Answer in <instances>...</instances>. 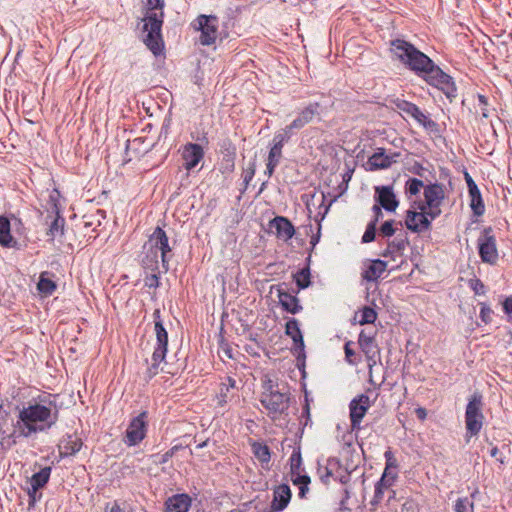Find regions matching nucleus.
Segmentation results:
<instances>
[{
    "mask_svg": "<svg viewBox=\"0 0 512 512\" xmlns=\"http://www.w3.org/2000/svg\"><path fill=\"white\" fill-rule=\"evenodd\" d=\"M391 52L410 70L421 75L431 85L443 88L450 83V77L424 53L407 41L397 39L391 44Z\"/></svg>",
    "mask_w": 512,
    "mask_h": 512,
    "instance_id": "nucleus-1",
    "label": "nucleus"
},
{
    "mask_svg": "<svg viewBox=\"0 0 512 512\" xmlns=\"http://www.w3.org/2000/svg\"><path fill=\"white\" fill-rule=\"evenodd\" d=\"M57 420V410L51 402L29 403L18 414V432L30 437L51 428Z\"/></svg>",
    "mask_w": 512,
    "mask_h": 512,
    "instance_id": "nucleus-2",
    "label": "nucleus"
},
{
    "mask_svg": "<svg viewBox=\"0 0 512 512\" xmlns=\"http://www.w3.org/2000/svg\"><path fill=\"white\" fill-rule=\"evenodd\" d=\"M163 0H143V41L148 49L159 55L164 49L161 28L164 18Z\"/></svg>",
    "mask_w": 512,
    "mask_h": 512,
    "instance_id": "nucleus-3",
    "label": "nucleus"
},
{
    "mask_svg": "<svg viewBox=\"0 0 512 512\" xmlns=\"http://www.w3.org/2000/svg\"><path fill=\"white\" fill-rule=\"evenodd\" d=\"M262 393L260 402L272 419L280 418L289 408L290 397L284 385L276 378L266 374L262 378Z\"/></svg>",
    "mask_w": 512,
    "mask_h": 512,
    "instance_id": "nucleus-4",
    "label": "nucleus"
},
{
    "mask_svg": "<svg viewBox=\"0 0 512 512\" xmlns=\"http://www.w3.org/2000/svg\"><path fill=\"white\" fill-rule=\"evenodd\" d=\"M171 251L168 237L164 230L157 227L144 245L143 264L151 271L159 270L161 261L164 271L168 270L167 254Z\"/></svg>",
    "mask_w": 512,
    "mask_h": 512,
    "instance_id": "nucleus-5",
    "label": "nucleus"
},
{
    "mask_svg": "<svg viewBox=\"0 0 512 512\" xmlns=\"http://www.w3.org/2000/svg\"><path fill=\"white\" fill-rule=\"evenodd\" d=\"M153 316L155 320L154 330L157 346L155 347V350L152 354L151 364L148 367L150 376H154L159 372L160 364L165 359L168 345V333L162 325V321L160 319V311L155 310Z\"/></svg>",
    "mask_w": 512,
    "mask_h": 512,
    "instance_id": "nucleus-6",
    "label": "nucleus"
},
{
    "mask_svg": "<svg viewBox=\"0 0 512 512\" xmlns=\"http://www.w3.org/2000/svg\"><path fill=\"white\" fill-rule=\"evenodd\" d=\"M482 406V397L479 394H474L467 404L465 423L467 433L470 436L477 435L483 426L484 415L482 413Z\"/></svg>",
    "mask_w": 512,
    "mask_h": 512,
    "instance_id": "nucleus-7",
    "label": "nucleus"
},
{
    "mask_svg": "<svg viewBox=\"0 0 512 512\" xmlns=\"http://www.w3.org/2000/svg\"><path fill=\"white\" fill-rule=\"evenodd\" d=\"M196 28L201 32L199 40L202 45H212L219 37V24L215 16H198L196 19Z\"/></svg>",
    "mask_w": 512,
    "mask_h": 512,
    "instance_id": "nucleus-8",
    "label": "nucleus"
},
{
    "mask_svg": "<svg viewBox=\"0 0 512 512\" xmlns=\"http://www.w3.org/2000/svg\"><path fill=\"white\" fill-rule=\"evenodd\" d=\"M425 202L419 204L426 209V213L431 219L437 218L441 214V204L444 199V190L439 184H431L424 189Z\"/></svg>",
    "mask_w": 512,
    "mask_h": 512,
    "instance_id": "nucleus-9",
    "label": "nucleus"
},
{
    "mask_svg": "<svg viewBox=\"0 0 512 512\" xmlns=\"http://www.w3.org/2000/svg\"><path fill=\"white\" fill-rule=\"evenodd\" d=\"M479 255L483 262L488 264H496L498 260V250L496 246V239L491 234V229H485L482 235L478 238Z\"/></svg>",
    "mask_w": 512,
    "mask_h": 512,
    "instance_id": "nucleus-10",
    "label": "nucleus"
},
{
    "mask_svg": "<svg viewBox=\"0 0 512 512\" xmlns=\"http://www.w3.org/2000/svg\"><path fill=\"white\" fill-rule=\"evenodd\" d=\"M359 346L362 352L365 354L368 362V372H369V382L371 384H375L373 377V367L376 364V356L378 354V349L374 341V337L372 335L366 334L365 331H361L359 334Z\"/></svg>",
    "mask_w": 512,
    "mask_h": 512,
    "instance_id": "nucleus-11",
    "label": "nucleus"
},
{
    "mask_svg": "<svg viewBox=\"0 0 512 512\" xmlns=\"http://www.w3.org/2000/svg\"><path fill=\"white\" fill-rule=\"evenodd\" d=\"M420 211L409 210L405 219L407 228L413 232H422L430 227L433 219L426 213V209L418 205Z\"/></svg>",
    "mask_w": 512,
    "mask_h": 512,
    "instance_id": "nucleus-12",
    "label": "nucleus"
},
{
    "mask_svg": "<svg viewBox=\"0 0 512 512\" xmlns=\"http://www.w3.org/2000/svg\"><path fill=\"white\" fill-rule=\"evenodd\" d=\"M24 434L18 432V421L0 420V446L9 449L14 446Z\"/></svg>",
    "mask_w": 512,
    "mask_h": 512,
    "instance_id": "nucleus-13",
    "label": "nucleus"
},
{
    "mask_svg": "<svg viewBox=\"0 0 512 512\" xmlns=\"http://www.w3.org/2000/svg\"><path fill=\"white\" fill-rule=\"evenodd\" d=\"M371 406L370 399L367 395H360L353 399L350 403V419L353 429L359 428L361 421Z\"/></svg>",
    "mask_w": 512,
    "mask_h": 512,
    "instance_id": "nucleus-14",
    "label": "nucleus"
},
{
    "mask_svg": "<svg viewBox=\"0 0 512 512\" xmlns=\"http://www.w3.org/2000/svg\"><path fill=\"white\" fill-rule=\"evenodd\" d=\"M51 468L44 467L39 472L33 474L29 479V487L27 493L29 495V505L32 506L40 498L37 494L38 490L45 486L50 478Z\"/></svg>",
    "mask_w": 512,
    "mask_h": 512,
    "instance_id": "nucleus-15",
    "label": "nucleus"
},
{
    "mask_svg": "<svg viewBox=\"0 0 512 512\" xmlns=\"http://www.w3.org/2000/svg\"><path fill=\"white\" fill-rule=\"evenodd\" d=\"M145 413L135 417L129 424L126 431V442L134 446L142 441L146 434Z\"/></svg>",
    "mask_w": 512,
    "mask_h": 512,
    "instance_id": "nucleus-16",
    "label": "nucleus"
},
{
    "mask_svg": "<svg viewBox=\"0 0 512 512\" xmlns=\"http://www.w3.org/2000/svg\"><path fill=\"white\" fill-rule=\"evenodd\" d=\"M204 157V151L199 144L188 143L182 148L183 165L186 170L196 167Z\"/></svg>",
    "mask_w": 512,
    "mask_h": 512,
    "instance_id": "nucleus-17",
    "label": "nucleus"
},
{
    "mask_svg": "<svg viewBox=\"0 0 512 512\" xmlns=\"http://www.w3.org/2000/svg\"><path fill=\"white\" fill-rule=\"evenodd\" d=\"M375 192L377 194V202L383 207L385 210L389 212H393L398 207V201L393 192L392 187L390 186H377L375 188Z\"/></svg>",
    "mask_w": 512,
    "mask_h": 512,
    "instance_id": "nucleus-18",
    "label": "nucleus"
},
{
    "mask_svg": "<svg viewBox=\"0 0 512 512\" xmlns=\"http://www.w3.org/2000/svg\"><path fill=\"white\" fill-rule=\"evenodd\" d=\"M397 108L402 111L403 113L411 116L414 118L419 124L423 125L424 127H431L434 126L435 123L431 121L415 104L407 102V101H400L397 103Z\"/></svg>",
    "mask_w": 512,
    "mask_h": 512,
    "instance_id": "nucleus-19",
    "label": "nucleus"
},
{
    "mask_svg": "<svg viewBox=\"0 0 512 512\" xmlns=\"http://www.w3.org/2000/svg\"><path fill=\"white\" fill-rule=\"evenodd\" d=\"M291 490L288 485L282 484L274 490L271 511L278 512L284 510L291 500Z\"/></svg>",
    "mask_w": 512,
    "mask_h": 512,
    "instance_id": "nucleus-20",
    "label": "nucleus"
},
{
    "mask_svg": "<svg viewBox=\"0 0 512 512\" xmlns=\"http://www.w3.org/2000/svg\"><path fill=\"white\" fill-rule=\"evenodd\" d=\"M270 228L275 229L277 237L284 241L291 239L295 233L292 223L281 216L270 221Z\"/></svg>",
    "mask_w": 512,
    "mask_h": 512,
    "instance_id": "nucleus-21",
    "label": "nucleus"
},
{
    "mask_svg": "<svg viewBox=\"0 0 512 512\" xmlns=\"http://www.w3.org/2000/svg\"><path fill=\"white\" fill-rule=\"evenodd\" d=\"M192 499L187 494H176L165 502L167 512H188Z\"/></svg>",
    "mask_w": 512,
    "mask_h": 512,
    "instance_id": "nucleus-22",
    "label": "nucleus"
},
{
    "mask_svg": "<svg viewBox=\"0 0 512 512\" xmlns=\"http://www.w3.org/2000/svg\"><path fill=\"white\" fill-rule=\"evenodd\" d=\"M319 115V104L311 103L302 109L298 116L292 121L296 129H302L305 125L309 124L316 116Z\"/></svg>",
    "mask_w": 512,
    "mask_h": 512,
    "instance_id": "nucleus-23",
    "label": "nucleus"
},
{
    "mask_svg": "<svg viewBox=\"0 0 512 512\" xmlns=\"http://www.w3.org/2000/svg\"><path fill=\"white\" fill-rule=\"evenodd\" d=\"M395 160L393 156L385 154L383 149H378L367 161L368 170L374 171L378 169L388 168Z\"/></svg>",
    "mask_w": 512,
    "mask_h": 512,
    "instance_id": "nucleus-24",
    "label": "nucleus"
},
{
    "mask_svg": "<svg viewBox=\"0 0 512 512\" xmlns=\"http://www.w3.org/2000/svg\"><path fill=\"white\" fill-rule=\"evenodd\" d=\"M0 245L6 248H17L18 242L11 235V224L8 218L0 216Z\"/></svg>",
    "mask_w": 512,
    "mask_h": 512,
    "instance_id": "nucleus-25",
    "label": "nucleus"
},
{
    "mask_svg": "<svg viewBox=\"0 0 512 512\" xmlns=\"http://www.w3.org/2000/svg\"><path fill=\"white\" fill-rule=\"evenodd\" d=\"M387 263L382 260H373L362 273V277L367 281H376L386 271Z\"/></svg>",
    "mask_w": 512,
    "mask_h": 512,
    "instance_id": "nucleus-26",
    "label": "nucleus"
},
{
    "mask_svg": "<svg viewBox=\"0 0 512 512\" xmlns=\"http://www.w3.org/2000/svg\"><path fill=\"white\" fill-rule=\"evenodd\" d=\"M282 147L283 145L276 143V141H273V146L271 147L268 154L267 167L265 171V174L268 177L272 176L276 166L280 161V158L282 156Z\"/></svg>",
    "mask_w": 512,
    "mask_h": 512,
    "instance_id": "nucleus-27",
    "label": "nucleus"
},
{
    "mask_svg": "<svg viewBox=\"0 0 512 512\" xmlns=\"http://www.w3.org/2000/svg\"><path fill=\"white\" fill-rule=\"evenodd\" d=\"M278 297H279V301H280L282 307L287 312L296 314L301 310V306L299 305L298 299L295 296H293L287 292L279 291Z\"/></svg>",
    "mask_w": 512,
    "mask_h": 512,
    "instance_id": "nucleus-28",
    "label": "nucleus"
},
{
    "mask_svg": "<svg viewBox=\"0 0 512 512\" xmlns=\"http://www.w3.org/2000/svg\"><path fill=\"white\" fill-rule=\"evenodd\" d=\"M252 452L263 468H268L271 454L267 445L255 442L252 444Z\"/></svg>",
    "mask_w": 512,
    "mask_h": 512,
    "instance_id": "nucleus-29",
    "label": "nucleus"
},
{
    "mask_svg": "<svg viewBox=\"0 0 512 512\" xmlns=\"http://www.w3.org/2000/svg\"><path fill=\"white\" fill-rule=\"evenodd\" d=\"M290 474L291 481L293 482L297 476H308L304 473V469L302 468V457L299 450H294L290 456Z\"/></svg>",
    "mask_w": 512,
    "mask_h": 512,
    "instance_id": "nucleus-30",
    "label": "nucleus"
},
{
    "mask_svg": "<svg viewBox=\"0 0 512 512\" xmlns=\"http://www.w3.org/2000/svg\"><path fill=\"white\" fill-rule=\"evenodd\" d=\"M469 196L471 209L473 210L475 215L481 216L485 211V206L479 189L472 188V191H469Z\"/></svg>",
    "mask_w": 512,
    "mask_h": 512,
    "instance_id": "nucleus-31",
    "label": "nucleus"
},
{
    "mask_svg": "<svg viewBox=\"0 0 512 512\" xmlns=\"http://www.w3.org/2000/svg\"><path fill=\"white\" fill-rule=\"evenodd\" d=\"M64 222V219L59 216L58 212H56V217L51 222L49 229L47 231L49 240L53 241L56 238L61 237L63 235Z\"/></svg>",
    "mask_w": 512,
    "mask_h": 512,
    "instance_id": "nucleus-32",
    "label": "nucleus"
},
{
    "mask_svg": "<svg viewBox=\"0 0 512 512\" xmlns=\"http://www.w3.org/2000/svg\"><path fill=\"white\" fill-rule=\"evenodd\" d=\"M405 248V241L404 240H396L391 243H389L386 251L383 253L384 257L391 256L392 259L395 261L397 258H400L402 256V251Z\"/></svg>",
    "mask_w": 512,
    "mask_h": 512,
    "instance_id": "nucleus-33",
    "label": "nucleus"
},
{
    "mask_svg": "<svg viewBox=\"0 0 512 512\" xmlns=\"http://www.w3.org/2000/svg\"><path fill=\"white\" fill-rule=\"evenodd\" d=\"M296 130V127L293 126V122H291L289 125L285 126L274 135L273 141L284 145L295 134Z\"/></svg>",
    "mask_w": 512,
    "mask_h": 512,
    "instance_id": "nucleus-34",
    "label": "nucleus"
},
{
    "mask_svg": "<svg viewBox=\"0 0 512 512\" xmlns=\"http://www.w3.org/2000/svg\"><path fill=\"white\" fill-rule=\"evenodd\" d=\"M296 130V127L293 126V122H291L289 125L285 126L274 135L273 141L284 145L295 134Z\"/></svg>",
    "mask_w": 512,
    "mask_h": 512,
    "instance_id": "nucleus-35",
    "label": "nucleus"
},
{
    "mask_svg": "<svg viewBox=\"0 0 512 512\" xmlns=\"http://www.w3.org/2000/svg\"><path fill=\"white\" fill-rule=\"evenodd\" d=\"M286 334L290 336L295 343L299 342L303 346V337L298 322L295 319L286 323Z\"/></svg>",
    "mask_w": 512,
    "mask_h": 512,
    "instance_id": "nucleus-36",
    "label": "nucleus"
},
{
    "mask_svg": "<svg viewBox=\"0 0 512 512\" xmlns=\"http://www.w3.org/2000/svg\"><path fill=\"white\" fill-rule=\"evenodd\" d=\"M235 381L231 378H229V384H223L220 388V392L216 397L217 400V406L218 407H224L228 403V392L230 388H234Z\"/></svg>",
    "mask_w": 512,
    "mask_h": 512,
    "instance_id": "nucleus-37",
    "label": "nucleus"
},
{
    "mask_svg": "<svg viewBox=\"0 0 512 512\" xmlns=\"http://www.w3.org/2000/svg\"><path fill=\"white\" fill-rule=\"evenodd\" d=\"M37 288L39 292L45 295H50L56 289V285L52 280L45 277V273H42L37 284Z\"/></svg>",
    "mask_w": 512,
    "mask_h": 512,
    "instance_id": "nucleus-38",
    "label": "nucleus"
},
{
    "mask_svg": "<svg viewBox=\"0 0 512 512\" xmlns=\"http://www.w3.org/2000/svg\"><path fill=\"white\" fill-rule=\"evenodd\" d=\"M377 318V313L370 307H364L360 313L359 324H372Z\"/></svg>",
    "mask_w": 512,
    "mask_h": 512,
    "instance_id": "nucleus-39",
    "label": "nucleus"
},
{
    "mask_svg": "<svg viewBox=\"0 0 512 512\" xmlns=\"http://www.w3.org/2000/svg\"><path fill=\"white\" fill-rule=\"evenodd\" d=\"M311 479L309 476H297L296 479L292 482L294 485L299 487V496L301 498L305 497L306 493L309 491V484Z\"/></svg>",
    "mask_w": 512,
    "mask_h": 512,
    "instance_id": "nucleus-40",
    "label": "nucleus"
},
{
    "mask_svg": "<svg viewBox=\"0 0 512 512\" xmlns=\"http://www.w3.org/2000/svg\"><path fill=\"white\" fill-rule=\"evenodd\" d=\"M397 478V473L394 469L385 468L384 473L379 480L380 485H385L386 488H390Z\"/></svg>",
    "mask_w": 512,
    "mask_h": 512,
    "instance_id": "nucleus-41",
    "label": "nucleus"
},
{
    "mask_svg": "<svg viewBox=\"0 0 512 512\" xmlns=\"http://www.w3.org/2000/svg\"><path fill=\"white\" fill-rule=\"evenodd\" d=\"M473 502H471L467 497L459 498L456 503L454 510L455 512H473Z\"/></svg>",
    "mask_w": 512,
    "mask_h": 512,
    "instance_id": "nucleus-42",
    "label": "nucleus"
},
{
    "mask_svg": "<svg viewBox=\"0 0 512 512\" xmlns=\"http://www.w3.org/2000/svg\"><path fill=\"white\" fill-rule=\"evenodd\" d=\"M423 186H424L423 181L416 179V178H412V179H409L406 183V191L410 195H417L420 192V190L423 188Z\"/></svg>",
    "mask_w": 512,
    "mask_h": 512,
    "instance_id": "nucleus-43",
    "label": "nucleus"
},
{
    "mask_svg": "<svg viewBox=\"0 0 512 512\" xmlns=\"http://www.w3.org/2000/svg\"><path fill=\"white\" fill-rule=\"evenodd\" d=\"M309 271L302 270L296 275V282L300 288H306L309 286Z\"/></svg>",
    "mask_w": 512,
    "mask_h": 512,
    "instance_id": "nucleus-44",
    "label": "nucleus"
},
{
    "mask_svg": "<svg viewBox=\"0 0 512 512\" xmlns=\"http://www.w3.org/2000/svg\"><path fill=\"white\" fill-rule=\"evenodd\" d=\"M375 229H376V223L375 222H371L367 226V228H366V230H365V232L363 234V237H362V241L364 243H369V242L374 240V238H375Z\"/></svg>",
    "mask_w": 512,
    "mask_h": 512,
    "instance_id": "nucleus-45",
    "label": "nucleus"
},
{
    "mask_svg": "<svg viewBox=\"0 0 512 512\" xmlns=\"http://www.w3.org/2000/svg\"><path fill=\"white\" fill-rule=\"evenodd\" d=\"M491 315V308L487 304L482 303L480 309V318L482 319V321L488 324L491 321Z\"/></svg>",
    "mask_w": 512,
    "mask_h": 512,
    "instance_id": "nucleus-46",
    "label": "nucleus"
},
{
    "mask_svg": "<svg viewBox=\"0 0 512 512\" xmlns=\"http://www.w3.org/2000/svg\"><path fill=\"white\" fill-rule=\"evenodd\" d=\"M470 288L475 292V294L482 295L485 293V286L479 279H471Z\"/></svg>",
    "mask_w": 512,
    "mask_h": 512,
    "instance_id": "nucleus-47",
    "label": "nucleus"
},
{
    "mask_svg": "<svg viewBox=\"0 0 512 512\" xmlns=\"http://www.w3.org/2000/svg\"><path fill=\"white\" fill-rule=\"evenodd\" d=\"M351 345H352L351 341H347L345 343V346H344L345 358H346V361L349 364H355V362L353 360V357L355 355V351L351 348Z\"/></svg>",
    "mask_w": 512,
    "mask_h": 512,
    "instance_id": "nucleus-48",
    "label": "nucleus"
},
{
    "mask_svg": "<svg viewBox=\"0 0 512 512\" xmlns=\"http://www.w3.org/2000/svg\"><path fill=\"white\" fill-rule=\"evenodd\" d=\"M380 232L384 236H387V237L392 236L395 232V230L393 228V222L392 221L384 222L380 228Z\"/></svg>",
    "mask_w": 512,
    "mask_h": 512,
    "instance_id": "nucleus-49",
    "label": "nucleus"
},
{
    "mask_svg": "<svg viewBox=\"0 0 512 512\" xmlns=\"http://www.w3.org/2000/svg\"><path fill=\"white\" fill-rule=\"evenodd\" d=\"M386 458V468L395 469L396 468V459L394 458L391 451H386L384 454Z\"/></svg>",
    "mask_w": 512,
    "mask_h": 512,
    "instance_id": "nucleus-50",
    "label": "nucleus"
},
{
    "mask_svg": "<svg viewBox=\"0 0 512 512\" xmlns=\"http://www.w3.org/2000/svg\"><path fill=\"white\" fill-rule=\"evenodd\" d=\"M388 489L389 488H386L385 485H380V482H378L375 487V501H379L382 498L384 491Z\"/></svg>",
    "mask_w": 512,
    "mask_h": 512,
    "instance_id": "nucleus-51",
    "label": "nucleus"
},
{
    "mask_svg": "<svg viewBox=\"0 0 512 512\" xmlns=\"http://www.w3.org/2000/svg\"><path fill=\"white\" fill-rule=\"evenodd\" d=\"M255 174V163H252L250 167L245 171L244 181L249 183Z\"/></svg>",
    "mask_w": 512,
    "mask_h": 512,
    "instance_id": "nucleus-52",
    "label": "nucleus"
},
{
    "mask_svg": "<svg viewBox=\"0 0 512 512\" xmlns=\"http://www.w3.org/2000/svg\"><path fill=\"white\" fill-rule=\"evenodd\" d=\"M105 512H124L123 509L119 506V504H117L116 502L111 504V505H107L106 508H105Z\"/></svg>",
    "mask_w": 512,
    "mask_h": 512,
    "instance_id": "nucleus-53",
    "label": "nucleus"
},
{
    "mask_svg": "<svg viewBox=\"0 0 512 512\" xmlns=\"http://www.w3.org/2000/svg\"><path fill=\"white\" fill-rule=\"evenodd\" d=\"M415 413L417 415V417L420 419V420H425L426 417H427V411L425 408L423 407H418L416 410H415Z\"/></svg>",
    "mask_w": 512,
    "mask_h": 512,
    "instance_id": "nucleus-54",
    "label": "nucleus"
},
{
    "mask_svg": "<svg viewBox=\"0 0 512 512\" xmlns=\"http://www.w3.org/2000/svg\"><path fill=\"white\" fill-rule=\"evenodd\" d=\"M503 308L506 313H512V297L506 298L503 303Z\"/></svg>",
    "mask_w": 512,
    "mask_h": 512,
    "instance_id": "nucleus-55",
    "label": "nucleus"
},
{
    "mask_svg": "<svg viewBox=\"0 0 512 512\" xmlns=\"http://www.w3.org/2000/svg\"><path fill=\"white\" fill-rule=\"evenodd\" d=\"M465 179H466L469 191H472V188H478L476 183L473 181V179L470 177V175L468 173H466Z\"/></svg>",
    "mask_w": 512,
    "mask_h": 512,
    "instance_id": "nucleus-56",
    "label": "nucleus"
},
{
    "mask_svg": "<svg viewBox=\"0 0 512 512\" xmlns=\"http://www.w3.org/2000/svg\"><path fill=\"white\" fill-rule=\"evenodd\" d=\"M403 511L404 512H419L417 509V506L415 507V505L413 503L404 504Z\"/></svg>",
    "mask_w": 512,
    "mask_h": 512,
    "instance_id": "nucleus-57",
    "label": "nucleus"
},
{
    "mask_svg": "<svg viewBox=\"0 0 512 512\" xmlns=\"http://www.w3.org/2000/svg\"><path fill=\"white\" fill-rule=\"evenodd\" d=\"M372 210H373V212L375 214V217H376L373 222L376 223L378 221V219L383 215L382 214V210H381V208L378 205H374Z\"/></svg>",
    "mask_w": 512,
    "mask_h": 512,
    "instance_id": "nucleus-58",
    "label": "nucleus"
},
{
    "mask_svg": "<svg viewBox=\"0 0 512 512\" xmlns=\"http://www.w3.org/2000/svg\"><path fill=\"white\" fill-rule=\"evenodd\" d=\"M158 284V278L157 276L154 274L150 277L149 281L147 282V285L149 286H157Z\"/></svg>",
    "mask_w": 512,
    "mask_h": 512,
    "instance_id": "nucleus-59",
    "label": "nucleus"
},
{
    "mask_svg": "<svg viewBox=\"0 0 512 512\" xmlns=\"http://www.w3.org/2000/svg\"><path fill=\"white\" fill-rule=\"evenodd\" d=\"M176 449V447L172 448L170 451L166 452L164 455H163V459H162V462H166L168 461V459L173 455V452L174 450Z\"/></svg>",
    "mask_w": 512,
    "mask_h": 512,
    "instance_id": "nucleus-60",
    "label": "nucleus"
},
{
    "mask_svg": "<svg viewBox=\"0 0 512 512\" xmlns=\"http://www.w3.org/2000/svg\"><path fill=\"white\" fill-rule=\"evenodd\" d=\"M498 452H499L498 448L494 447V448H492L490 454H491L492 457H496Z\"/></svg>",
    "mask_w": 512,
    "mask_h": 512,
    "instance_id": "nucleus-61",
    "label": "nucleus"
},
{
    "mask_svg": "<svg viewBox=\"0 0 512 512\" xmlns=\"http://www.w3.org/2000/svg\"><path fill=\"white\" fill-rule=\"evenodd\" d=\"M206 445H207V441H204V442H202V443L198 444V445H197V448H203V447H205Z\"/></svg>",
    "mask_w": 512,
    "mask_h": 512,
    "instance_id": "nucleus-62",
    "label": "nucleus"
},
{
    "mask_svg": "<svg viewBox=\"0 0 512 512\" xmlns=\"http://www.w3.org/2000/svg\"><path fill=\"white\" fill-rule=\"evenodd\" d=\"M479 99L482 103H485V99H484V96H479Z\"/></svg>",
    "mask_w": 512,
    "mask_h": 512,
    "instance_id": "nucleus-63",
    "label": "nucleus"
},
{
    "mask_svg": "<svg viewBox=\"0 0 512 512\" xmlns=\"http://www.w3.org/2000/svg\"><path fill=\"white\" fill-rule=\"evenodd\" d=\"M79 448H80L79 446L77 448H74L73 452L79 451Z\"/></svg>",
    "mask_w": 512,
    "mask_h": 512,
    "instance_id": "nucleus-64",
    "label": "nucleus"
}]
</instances>
